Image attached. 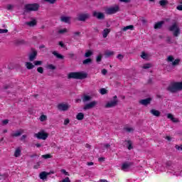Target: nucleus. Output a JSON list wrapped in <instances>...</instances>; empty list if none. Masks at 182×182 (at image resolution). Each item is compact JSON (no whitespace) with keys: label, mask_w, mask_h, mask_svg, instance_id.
Here are the masks:
<instances>
[{"label":"nucleus","mask_w":182,"mask_h":182,"mask_svg":"<svg viewBox=\"0 0 182 182\" xmlns=\"http://www.w3.org/2000/svg\"><path fill=\"white\" fill-rule=\"evenodd\" d=\"M168 31H169V32H172L173 36L175 38H178V36H179L180 34L181 33L180 26H178V24L176 22L173 23L171 26H168Z\"/></svg>","instance_id":"f257e3e1"},{"label":"nucleus","mask_w":182,"mask_h":182,"mask_svg":"<svg viewBox=\"0 0 182 182\" xmlns=\"http://www.w3.org/2000/svg\"><path fill=\"white\" fill-rule=\"evenodd\" d=\"M87 77V74L80 72H73L70 73L68 75V79H77V80H83Z\"/></svg>","instance_id":"f03ea898"},{"label":"nucleus","mask_w":182,"mask_h":182,"mask_svg":"<svg viewBox=\"0 0 182 182\" xmlns=\"http://www.w3.org/2000/svg\"><path fill=\"white\" fill-rule=\"evenodd\" d=\"M167 90L171 92V93H176V92H178V90H182V82H173L167 87Z\"/></svg>","instance_id":"7ed1b4c3"},{"label":"nucleus","mask_w":182,"mask_h":182,"mask_svg":"<svg viewBox=\"0 0 182 182\" xmlns=\"http://www.w3.org/2000/svg\"><path fill=\"white\" fill-rule=\"evenodd\" d=\"M120 11V6L117 4L114 6L107 7L105 9V12L107 15H114V14H117V12Z\"/></svg>","instance_id":"20e7f679"},{"label":"nucleus","mask_w":182,"mask_h":182,"mask_svg":"<svg viewBox=\"0 0 182 182\" xmlns=\"http://www.w3.org/2000/svg\"><path fill=\"white\" fill-rule=\"evenodd\" d=\"M113 99H114V100L110 101L106 104L105 107L107 109H109L110 107H114L117 106V103H119V100H117V95L114 96Z\"/></svg>","instance_id":"39448f33"},{"label":"nucleus","mask_w":182,"mask_h":182,"mask_svg":"<svg viewBox=\"0 0 182 182\" xmlns=\"http://www.w3.org/2000/svg\"><path fill=\"white\" fill-rule=\"evenodd\" d=\"M25 9L28 12L31 11H38L39 9V5L34 4H26L25 6Z\"/></svg>","instance_id":"423d86ee"},{"label":"nucleus","mask_w":182,"mask_h":182,"mask_svg":"<svg viewBox=\"0 0 182 182\" xmlns=\"http://www.w3.org/2000/svg\"><path fill=\"white\" fill-rule=\"evenodd\" d=\"M34 137H36L38 140H46L48 139V134L43 132H40L35 134Z\"/></svg>","instance_id":"0eeeda50"},{"label":"nucleus","mask_w":182,"mask_h":182,"mask_svg":"<svg viewBox=\"0 0 182 182\" xmlns=\"http://www.w3.org/2000/svg\"><path fill=\"white\" fill-rule=\"evenodd\" d=\"M90 18V14H80L77 16V21H80V22H85L87 19H89Z\"/></svg>","instance_id":"6e6552de"},{"label":"nucleus","mask_w":182,"mask_h":182,"mask_svg":"<svg viewBox=\"0 0 182 182\" xmlns=\"http://www.w3.org/2000/svg\"><path fill=\"white\" fill-rule=\"evenodd\" d=\"M97 105V101H92L84 106L83 110H90V109H93V107H95Z\"/></svg>","instance_id":"1a4fd4ad"},{"label":"nucleus","mask_w":182,"mask_h":182,"mask_svg":"<svg viewBox=\"0 0 182 182\" xmlns=\"http://www.w3.org/2000/svg\"><path fill=\"white\" fill-rule=\"evenodd\" d=\"M69 107H70V105L65 103H60L58 105V110H60L61 112H66L67 110H69Z\"/></svg>","instance_id":"9d476101"},{"label":"nucleus","mask_w":182,"mask_h":182,"mask_svg":"<svg viewBox=\"0 0 182 182\" xmlns=\"http://www.w3.org/2000/svg\"><path fill=\"white\" fill-rule=\"evenodd\" d=\"M92 16H95L97 19H105V14L102 12L93 11Z\"/></svg>","instance_id":"9b49d317"},{"label":"nucleus","mask_w":182,"mask_h":182,"mask_svg":"<svg viewBox=\"0 0 182 182\" xmlns=\"http://www.w3.org/2000/svg\"><path fill=\"white\" fill-rule=\"evenodd\" d=\"M36 56H38V52L36 50H33L29 55L28 59L30 62H33V60L36 59Z\"/></svg>","instance_id":"f8f14e48"},{"label":"nucleus","mask_w":182,"mask_h":182,"mask_svg":"<svg viewBox=\"0 0 182 182\" xmlns=\"http://www.w3.org/2000/svg\"><path fill=\"white\" fill-rule=\"evenodd\" d=\"M151 102V98H146L145 100H141L139 101V103L141 105H143L144 106H147V105H150Z\"/></svg>","instance_id":"ddd939ff"},{"label":"nucleus","mask_w":182,"mask_h":182,"mask_svg":"<svg viewBox=\"0 0 182 182\" xmlns=\"http://www.w3.org/2000/svg\"><path fill=\"white\" fill-rule=\"evenodd\" d=\"M61 22H64L65 23H70V17L62 16L60 17Z\"/></svg>","instance_id":"4468645a"},{"label":"nucleus","mask_w":182,"mask_h":182,"mask_svg":"<svg viewBox=\"0 0 182 182\" xmlns=\"http://www.w3.org/2000/svg\"><path fill=\"white\" fill-rule=\"evenodd\" d=\"M131 166H132V163L130 162L124 163L122 166V170H123V171H127V168H129Z\"/></svg>","instance_id":"2eb2a0df"},{"label":"nucleus","mask_w":182,"mask_h":182,"mask_svg":"<svg viewBox=\"0 0 182 182\" xmlns=\"http://www.w3.org/2000/svg\"><path fill=\"white\" fill-rule=\"evenodd\" d=\"M22 133H23V129H19L13 133L11 136L12 137H19V136L22 135Z\"/></svg>","instance_id":"dca6fc26"},{"label":"nucleus","mask_w":182,"mask_h":182,"mask_svg":"<svg viewBox=\"0 0 182 182\" xmlns=\"http://www.w3.org/2000/svg\"><path fill=\"white\" fill-rule=\"evenodd\" d=\"M164 25V21H159L158 23H156L154 28V29H161V28Z\"/></svg>","instance_id":"f3484780"},{"label":"nucleus","mask_w":182,"mask_h":182,"mask_svg":"<svg viewBox=\"0 0 182 182\" xmlns=\"http://www.w3.org/2000/svg\"><path fill=\"white\" fill-rule=\"evenodd\" d=\"M166 167L168 170L173 171V176H180V171H176V168H173V166H167Z\"/></svg>","instance_id":"a211bd4d"},{"label":"nucleus","mask_w":182,"mask_h":182,"mask_svg":"<svg viewBox=\"0 0 182 182\" xmlns=\"http://www.w3.org/2000/svg\"><path fill=\"white\" fill-rule=\"evenodd\" d=\"M48 176H49V173H46V171H43L40 173V178L41 180H46L48 178Z\"/></svg>","instance_id":"6ab92c4d"},{"label":"nucleus","mask_w":182,"mask_h":182,"mask_svg":"<svg viewBox=\"0 0 182 182\" xmlns=\"http://www.w3.org/2000/svg\"><path fill=\"white\" fill-rule=\"evenodd\" d=\"M110 28H105L102 31V37L104 38H107V35H109V33H110Z\"/></svg>","instance_id":"aec40b11"},{"label":"nucleus","mask_w":182,"mask_h":182,"mask_svg":"<svg viewBox=\"0 0 182 182\" xmlns=\"http://www.w3.org/2000/svg\"><path fill=\"white\" fill-rule=\"evenodd\" d=\"M92 100V97L90 95H83L82 97V102L83 103H86V102H90Z\"/></svg>","instance_id":"412c9836"},{"label":"nucleus","mask_w":182,"mask_h":182,"mask_svg":"<svg viewBox=\"0 0 182 182\" xmlns=\"http://www.w3.org/2000/svg\"><path fill=\"white\" fill-rule=\"evenodd\" d=\"M167 117L168 119H170V120H171V122H173V123H178V120L176 118H174V117L173 116V114H167Z\"/></svg>","instance_id":"4be33fe9"},{"label":"nucleus","mask_w":182,"mask_h":182,"mask_svg":"<svg viewBox=\"0 0 182 182\" xmlns=\"http://www.w3.org/2000/svg\"><path fill=\"white\" fill-rule=\"evenodd\" d=\"M21 153H22V151L21 150V147L16 148L14 152V157H19L21 156Z\"/></svg>","instance_id":"5701e85b"},{"label":"nucleus","mask_w":182,"mask_h":182,"mask_svg":"<svg viewBox=\"0 0 182 182\" xmlns=\"http://www.w3.org/2000/svg\"><path fill=\"white\" fill-rule=\"evenodd\" d=\"M129 29L130 31H133V29H134V26L133 25L127 26L122 28V31L123 32H126V31H129Z\"/></svg>","instance_id":"b1692460"},{"label":"nucleus","mask_w":182,"mask_h":182,"mask_svg":"<svg viewBox=\"0 0 182 182\" xmlns=\"http://www.w3.org/2000/svg\"><path fill=\"white\" fill-rule=\"evenodd\" d=\"M26 68L28 69V70H31V69H33L35 68V65L32 64L31 62H26Z\"/></svg>","instance_id":"393cba45"},{"label":"nucleus","mask_w":182,"mask_h":182,"mask_svg":"<svg viewBox=\"0 0 182 182\" xmlns=\"http://www.w3.org/2000/svg\"><path fill=\"white\" fill-rule=\"evenodd\" d=\"M53 55H54V56H55L57 58V59H64L65 58V57L63 55H62L61 54H59L56 51H53Z\"/></svg>","instance_id":"a878e982"},{"label":"nucleus","mask_w":182,"mask_h":182,"mask_svg":"<svg viewBox=\"0 0 182 182\" xmlns=\"http://www.w3.org/2000/svg\"><path fill=\"white\" fill-rule=\"evenodd\" d=\"M150 112L151 114H153L154 116H156V117H159L160 116V112L159 110L151 109Z\"/></svg>","instance_id":"bb28decb"},{"label":"nucleus","mask_w":182,"mask_h":182,"mask_svg":"<svg viewBox=\"0 0 182 182\" xmlns=\"http://www.w3.org/2000/svg\"><path fill=\"white\" fill-rule=\"evenodd\" d=\"M26 25H27L28 26H30V27L35 26V25H36V20L28 21L26 23Z\"/></svg>","instance_id":"cd10ccee"},{"label":"nucleus","mask_w":182,"mask_h":182,"mask_svg":"<svg viewBox=\"0 0 182 182\" xmlns=\"http://www.w3.org/2000/svg\"><path fill=\"white\" fill-rule=\"evenodd\" d=\"M77 120H83L85 119V114L82 112H80L76 116Z\"/></svg>","instance_id":"c85d7f7f"},{"label":"nucleus","mask_w":182,"mask_h":182,"mask_svg":"<svg viewBox=\"0 0 182 182\" xmlns=\"http://www.w3.org/2000/svg\"><path fill=\"white\" fill-rule=\"evenodd\" d=\"M126 142L127 143V147L128 150H132V149H133V143L132 142V141L128 140V141H126Z\"/></svg>","instance_id":"c756f323"},{"label":"nucleus","mask_w":182,"mask_h":182,"mask_svg":"<svg viewBox=\"0 0 182 182\" xmlns=\"http://www.w3.org/2000/svg\"><path fill=\"white\" fill-rule=\"evenodd\" d=\"M46 68L48 70H55V69H56V67L55 65H53V64H48L46 65Z\"/></svg>","instance_id":"7c9ffc66"},{"label":"nucleus","mask_w":182,"mask_h":182,"mask_svg":"<svg viewBox=\"0 0 182 182\" xmlns=\"http://www.w3.org/2000/svg\"><path fill=\"white\" fill-rule=\"evenodd\" d=\"M113 55H114V51H106L105 52V56L106 58H110V56H113Z\"/></svg>","instance_id":"2f4dec72"},{"label":"nucleus","mask_w":182,"mask_h":182,"mask_svg":"<svg viewBox=\"0 0 182 182\" xmlns=\"http://www.w3.org/2000/svg\"><path fill=\"white\" fill-rule=\"evenodd\" d=\"M167 4H168V1L167 0L159 1V5H161V6H166V5H167Z\"/></svg>","instance_id":"473e14b6"},{"label":"nucleus","mask_w":182,"mask_h":182,"mask_svg":"<svg viewBox=\"0 0 182 182\" xmlns=\"http://www.w3.org/2000/svg\"><path fill=\"white\" fill-rule=\"evenodd\" d=\"M92 55H93V52H92V50H89L87 52L85 53V57L90 58V56H92Z\"/></svg>","instance_id":"72a5a7b5"},{"label":"nucleus","mask_w":182,"mask_h":182,"mask_svg":"<svg viewBox=\"0 0 182 182\" xmlns=\"http://www.w3.org/2000/svg\"><path fill=\"white\" fill-rule=\"evenodd\" d=\"M83 65H88V63H92L91 58H87L82 61Z\"/></svg>","instance_id":"f704fd0d"},{"label":"nucleus","mask_w":182,"mask_h":182,"mask_svg":"<svg viewBox=\"0 0 182 182\" xmlns=\"http://www.w3.org/2000/svg\"><path fill=\"white\" fill-rule=\"evenodd\" d=\"M102 58H103V56L102 55V54H100L97 56L96 58V62L97 63H100V62H102Z\"/></svg>","instance_id":"c9c22d12"},{"label":"nucleus","mask_w":182,"mask_h":182,"mask_svg":"<svg viewBox=\"0 0 182 182\" xmlns=\"http://www.w3.org/2000/svg\"><path fill=\"white\" fill-rule=\"evenodd\" d=\"M68 32V28H63L58 31V33L60 35H63V33H66Z\"/></svg>","instance_id":"e433bc0d"},{"label":"nucleus","mask_w":182,"mask_h":182,"mask_svg":"<svg viewBox=\"0 0 182 182\" xmlns=\"http://www.w3.org/2000/svg\"><path fill=\"white\" fill-rule=\"evenodd\" d=\"M125 132H127V133H131V132H134V129L132 127H126L124 128Z\"/></svg>","instance_id":"4c0bfd02"},{"label":"nucleus","mask_w":182,"mask_h":182,"mask_svg":"<svg viewBox=\"0 0 182 182\" xmlns=\"http://www.w3.org/2000/svg\"><path fill=\"white\" fill-rule=\"evenodd\" d=\"M42 159H45L46 160L48 159H52V156L50 154H45L42 155Z\"/></svg>","instance_id":"58836bf2"},{"label":"nucleus","mask_w":182,"mask_h":182,"mask_svg":"<svg viewBox=\"0 0 182 182\" xmlns=\"http://www.w3.org/2000/svg\"><path fill=\"white\" fill-rule=\"evenodd\" d=\"M39 119L41 122H45L48 119V117L46 115H41Z\"/></svg>","instance_id":"ea45409f"},{"label":"nucleus","mask_w":182,"mask_h":182,"mask_svg":"<svg viewBox=\"0 0 182 182\" xmlns=\"http://www.w3.org/2000/svg\"><path fill=\"white\" fill-rule=\"evenodd\" d=\"M179 63H180V59H176L172 63V65L173 66H176V65H178Z\"/></svg>","instance_id":"a19ab883"},{"label":"nucleus","mask_w":182,"mask_h":182,"mask_svg":"<svg viewBox=\"0 0 182 182\" xmlns=\"http://www.w3.org/2000/svg\"><path fill=\"white\" fill-rule=\"evenodd\" d=\"M100 93L101 95H106V93H107V90H106L105 88H102L100 91Z\"/></svg>","instance_id":"79ce46f5"},{"label":"nucleus","mask_w":182,"mask_h":182,"mask_svg":"<svg viewBox=\"0 0 182 182\" xmlns=\"http://www.w3.org/2000/svg\"><path fill=\"white\" fill-rule=\"evenodd\" d=\"M34 65L35 66H41V65H42V61H39V60L34 61Z\"/></svg>","instance_id":"37998d69"},{"label":"nucleus","mask_w":182,"mask_h":182,"mask_svg":"<svg viewBox=\"0 0 182 182\" xmlns=\"http://www.w3.org/2000/svg\"><path fill=\"white\" fill-rule=\"evenodd\" d=\"M37 72H38V73H43V68H42V67H38V68H37Z\"/></svg>","instance_id":"c03bdc74"},{"label":"nucleus","mask_w":182,"mask_h":182,"mask_svg":"<svg viewBox=\"0 0 182 182\" xmlns=\"http://www.w3.org/2000/svg\"><path fill=\"white\" fill-rule=\"evenodd\" d=\"M166 42H167V43H173V41H171V37L168 36L166 38Z\"/></svg>","instance_id":"a18cd8bd"},{"label":"nucleus","mask_w":182,"mask_h":182,"mask_svg":"<svg viewBox=\"0 0 182 182\" xmlns=\"http://www.w3.org/2000/svg\"><path fill=\"white\" fill-rule=\"evenodd\" d=\"M141 57L142 58V59H147V54H146V53L143 52L141 55Z\"/></svg>","instance_id":"49530a36"},{"label":"nucleus","mask_w":182,"mask_h":182,"mask_svg":"<svg viewBox=\"0 0 182 182\" xmlns=\"http://www.w3.org/2000/svg\"><path fill=\"white\" fill-rule=\"evenodd\" d=\"M144 69H150V68H151V65L150 64H145L144 66H143Z\"/></svg>","instance_id":"de8ad7c7"},{"label":"nucleus","mask_w":182,"mask_h":182,"mask_svg":"<svg viewBox=\"0 0 182 182\" xmlns=\"http://www.w3.org/2000/svg\"><path fill=\"white\" fill-rule=\"evenodd\" d=\"M0 33H8V29L0 28Z\"/></svg>","instance_id":"09e8293b"},{"label":"nucleus","mask_w":182,"mask_h":182,"mask_svg":"<svg viewBox=\"0 0 182 182\" xmlns=\"http://www.w3.org/2000/svg\"><path fill=\"white\" fill-rule=\"evenodd\" d=\"M123 58H124V56L122 54H119L117 56V58L119 59V60H123Z\"/></svg>","instance_id":"8fccbe9b"},{"label":"nucleus","mask_w":182,"mask_h":182,"mask_svg":"<svg viewBox=\"0 0 182 182\" xmlns=\"http://www.w3.org/2000/svg\"><path fill=\"white\" fill-rule=\"evenodd\" d=\"M173 60H174V58L171 55H169L168 57V62H173Z\"/></svg>","instance_id":"3c124183"},{"label":"nucleus","mask_w":182,"mask_h":182,"mask_svg":"<svg viewBox=\"0 0 182 182\" xmlns=\"http://www.w3.org/2000/svg\"><path fill=\"white\" fill-rule=\"evenodd\" d=\"M61 173H63V174H65V176H69V173H68L65 169H62Z\"/></svg>","instance_id":"603ef678"},{"label":"nucleus","mask_w":182,"mask_h":182,"mask_svg":"<svg viewBox=\"0 0 182 182\" xmlns=\"http://www.w3.org/2000/svg\"><path fill=\"white\" fill-rule=\"evenodd\" d=\"M69 123H70V120H69V119H65V121H64L65 126L69 124Z\"/></svg>","instance_id":"864d4df0"},{"label":"nucleus","mask_w":182,"mask_h":182,"mask_svg":"<svg viewBox=\"0 0 182 182\" xmlns=\"http://www.w3.org/2000/svg\"><path fill=\"white\" fill-rule=\"evenodd\" d=\"M74 38H76V36H80V32L77 31V32H74Z\"/></svg>","instance_id":"5fc2aeb1"},{"label":"nucleus","mask_w":182,"mask_h":182,"mask_svg":"<svg viewBox=\"0 0 182 182\" xmlns=\"http://www.w3.org/2000/svg\"><path fill=\"white\" fill-rule=\"evenodd\" d=\"M46 2H49V4H55L56 0H44Z\"/></svg>","instance_id":"6e6d98bb"},{"label":"nucleus","mask_w":182,"mask_h":182,"mask_svg":"<svg viewBox=\"0 0 182 182\" xmlns=\"http://www.w3.org/2000/svg\"><path fill=\"white\" fill-rule=\"evenodd\" d=\"M132 0H119L120 2H124L125 4H129Z\"/></svg>","instance_id":"4d7b16f0"},{"label":"nucleus","mask_w":182,"mask_h":182,"mask_svg":"<svg viewBox=\"0 0 182 182\" xmlns=\"http://www.w3.org/2000/svg\"><path fill=\"white\" fill-rule=\"evenodd\" d=\"M3 124H8L9 123V120L8 119H4L2 121Z\"/></svg>","instance_id":"13d9d810"},{"label":"nucleus","mask_w":182,"mask_h":182,"mask_svg":"<svg viewBox=\"0 0 182 182\" xmlns=\"http://www.w3.org/2000/svg\"><path fill=\"white\" fill-rule=\"evenodd\" d=\"M26 137H27L26 134L23 135V136L21 137V141H23V140H25V139H26Z\"/></svg>","instance_id":"bf43d9fd"},{"label":"nucleus","mask_w":182,"mask_h":182,"mask_svg":"<svg viewBox=\"0 0 182 182\" xmlns=\"http://www.w3.org/2000/svg\"><path fill=\"white\" fill-rule=\"evenodd\" d=\"M12 8H14V6L12 5H11V4L7 5V9L9 11H11V9H12Z\"/></svg>","instance_id":"052dcab7"},{"label":"nucleus","mask_w":182,"mask_h":182,"mask_svg":"<svg viewBox=\"0 0 182 182\" xmlns=\"http://www.w3.org/2000/svg\"><path fill=\"white\" fill-rule=\"evenodd\" d=\"M176 9H178V11H182V4L178 5V6L176 7Z\"/></svg>","instance_id":"680f3d73"},{"label":"nucleus","mask_w":182,"mask_h":182,"mask_svg":"<svg viewBox=\"0 0 182 182\" xmlns=\"http://www.w3.org/2000/svg\"><path fill=\"white\" fill-rule=\"evenodd\" d=\"M102 75H106V74L107 73V70L103 69V70H102Z\"/></svg>","instance_id":"e2e57ef3"},{"label":"nucleus","mask_w":182,"mask_h":182,"mask_svg":"<svg viewBox=\"0 0 182 182\" xmlns=\"http://www.w3.org/2000/svg\"><path fill=\"white\" fill-rule=\"evenodd\" d=\"M59 45H60V46H61V48H65V44H63V42H62V41L59 42Z\"/></svg>","instance_id":"0e129e2a"},{"label":"nucleus","mask_w":182,"mask_h":182,"mask_svg":"<svg viewBox=\"0 0 182 182\" xmlns=\"http://www.w3.org/2000/svg\"><path fill=\"white\" fill-rule=\"evenodd\" d=\"M39 166H41V164H39V162H37L36 165L34 166V168H38Z\"/></svg>","instance_id":"69168bd1"},{"label":"nucleus","mask_w":182,"mask_h":182,"mask_svg":"<svg viewBox=\"0 0 182 182\" xmlns=\"http://www.w3.org/2000/svg\"><path fill=\"white\" fill-rule=\"evenodd\" d=\"M104 147H105V149H109V147H110V144H105L104 145Z\"/></svg>","instance_id":"338daca9"},{"label":"nucleus","mask_w":182,"mask_h":182,"mask_svg":"<svg viewBox=\"0 0 182 182\" xmlns=\"http://www.w3.org/2000/svg\"><path fill=\"white\" fill-rule=\"evenodd\" d=\"M98 161H105V158L104 157L99 158Z\"/></svg>","instance_id":"774afa93"}]
</instances>
